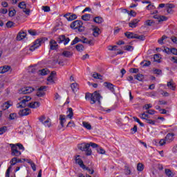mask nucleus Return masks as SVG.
<instances>
[{"label": "nucleus", "instance_id": "8", "mask_svg": "<svg viewBox=\"0 0 177 177\" xmlns=\"http://www.w3.org/2000/svg\"><path fill=\"white\" fill-rule=\"evenodd\" d=\"M18 7H19L20 9H23V12L26 14L27 16H30V9L27 8V4L25 1L20 2Z\"/></svg>", "mask_w": 177, "mask_h": 177}, {"label": "nucleus", "instance_id": "31", "mask_svg": "<svg viewBox=\"0 0 177 177\" xmlns=\"http://www.w3.org/2000/svg\"><path fill=\"white\" fill-rule=\"evenodd\" d=\"M67 16H68V15H65L64 17H66L67 20H68L69 21H73V20H75V19H77V15L73 14L71 16H69L68 17H67Z\"/></svg>", "mask_w": 177, "mask_h": 177}, {"label": "nucleus", "instance_id": "57", "mask_svg": "<svg viewBox=\"0 0 177 177\" xmlns=\"http://www.w3.org/2000/svg\"><path fill=\"white\" fill-rule=\"evenodd\" d=\"M145 113L150 114V115H153V114H156V111L154 109H149Z\"/></svg>", "mask_w": 177, "mask_h": 177}, {"label": "nucleus", "instance_id": "10", "mask_svg": "<svg viewBox=\"0 0 177 177\" xmlns=\"http://www.w3.org/2000/svg\"><path fill=\"white\" fill-rule=\"evenodd\" d=\"M34 91V88L32 87H24L22 88H21L19 91V93H20L21 95H27V93H31V92Z\"/></svg>", "mask_w": 177, "mask_h": 177}, {"label": "nucleus", "instance_id": "63", "mask_svg": "<svg viewBox=\"0 0 177 177\" xmlns=\"http://www.w3.org/2000/svg\"><path fill=\"white\" fill-rule=\"evenodd\" d=\"M165 143H167V140L165 138L162 139L159 141L160 146H164V145H165Z\"/></svg>", "mask_w": 177, "mask_h": 177}, {"label": "nucleus", "instance_id": "26", "mask_svg": "<svg viewBox=\"0 0 177 177\" xmlns=\"http://www.w3.org/2000/svg\"><path fill=\"white\" fill-rule=\"evenodd\" d=\"M94 23H97V24H102L103 21H104V19L102 17H95L93 19Z\"/></svg>", "mask_w": 177, "mask_h": 177}, {"label": "nucleus", "instance_id": "27", "mask_svg": "<svg viewBox=\"0 0 177 177\" xmlns=\"http://www.w3.org/2000/svg\"><path fill=\"white\" fill-rule=\"evenodd\" d=\"M10 106H12V104L10 103V102H9V101L6 102L2 105V109L8 110V109H9V107H10Z\"/></svg>", "mask_w": 177, "mask_h": 177}, {"label": "nucleus", "instance_id": "9", "mask_svg": "<svg viewBox=\"0 0 177 177\" xmlns=\"http://www.w3.org/2000/svg\"><path fill=\"white\" fill-rule=\"evenodd\" d=\"M88 39L86 37H82V39L78 38L76 37L73 41L71 42V45L73 46V45H75L78 44V42H82L83 44H86L88 42Z\"/></svg>", "mask_w": 177, "mask_h": 177}, {"label": "nucleus", "instance_id": "3", "mask_svg": "<svg viewBox=\"0 0 177 177\" xmlns=\"http://www.w3.org/2000/svg\"><path fill=\"white\" fill-rule=\"evenodd\" d=\"M19 100L20 102L17 104V109L27 107V103L31 100V97L25 95L19 97Z\"/></svg>", "mask_w": 177, "mask_h": 177}, {"label": "nucleus", "instance_id": "21", "mask_svg": "<svg viewBox=\"0 0 177 177\" xmlns=\"http://www.w3.org/2000/svg\"><path fill=\"white\" fill-rule=\"evenodd\" d=\"M27 36V33L26 32H20L17 36V41H21V39H24Z\"/></svg>", "mask_w": 177, "mask_h": 177}, {"label": "nucleus", "instance_id": "49", "mask_svg": "<svg viewBox=\"0 0 177 177\" xmlns=\"http://www.w3.org/2000/svg\"><path fill=\"white\" fill-rule=\"evenodd\" d=\"M92 96H93V93H86L85 99L90 100V102H92Z\"/></svg>", "mask_w": 177, "mask_h": 177}, {"label": "nucleus", "instance_id": "41", "mask_svg": "<svg viewBox=\"0 0 177 177\" xmlns=\"http://www.w3.org/2000/svg\"><path fill=\"white\" fill-rule=\"evenodd\" d=\"M93 77L95 79V80H102V75L97 73H94L93 74Z\"/></svg>", "mask_w": 177, "mask_h": 177}, {"label": "nucleus", "instance_id": "32", "mask_svg": "<svg viewBox=\"0 0 177 177\" xmlns=\"http://www.w3.org/2000/svg\"><path fill=\"white\" fill-rule=\"evenodd\" d=\"M71 88L73 92H77V91H78V84L72 83L71 84Z\"/></svg>", "mask_w": 177, "mask_h": 177}, {"label": "nucleus", "instance_id": "50", "mask_svg": "<svg viewBox=\"0 0 177 177\" xmlns=\"http://www.w3.org/2000/svg\"><path fill=\"white\" fill-rule=\"evenodd\" d=\"M62 56H64L65 57H70V56H71V52H70V51H64L62 53Z\"/></svg>", "mask_w": 177, "mask_h": 177}, {"label": "nucleus", "instance_id": "54", "mask_svg": "<svg viewBox=\"0 0 177 177\" xmlns=\"http://www.w3.org/2000/svg\"><path fill=\"white\" fill-rule=\"evenodd\" d=\"M124 50H127L129 52H132V50H133V46H126L124 47Z\"/></svg>", "mask_w": 177, "mask_h": 177}, {"label": "nucleus", "instance_id": "33", "mask_svg": "<svg viewBox=\"0 0 177 177\" xmlns=\"http://www.w3.org/2000/svg\"><path fill=\"white\" fill-rule=\"evenodd\" d=\"M165 174H166L168 177H174V173L169 169H165Z\"/></svg>", "mask_w": 177, "mask_h": 177}, {"label": "nucleus", "instance_id": "46", "mask_svg": "<svg viewBox=\"0 0 177 177\" xmlns=\"http://www.w3.org/2000/svg\"><path fill=\"white\" fill-rule=\"evenodd\" d=\"M140 118H141L142 120H147V118H149V115L146 114V112L142 113L141 115H140Z\"/></svg>", "mask_w": 177, "mask_h": 177}, {"label": "nucleus", "instance_id": "43", "mask_svg": "<svg viewBox=\"0 0 177 177\" xmlns=\"http://www.w3.org/2000/svg\"><path fill=\"white\" fill-rule=\"evenodd\" d=\"M8 131V127L6 126H4L3 127L0 128V135H3Z\"/></svg>", "mask_w": 177, "mask_h": 177}, {"label": "nucleus", "instance_id": "15", "mask_svg": "<svg viewBox=\"0 0 177 177\" xmlns=\"http://www.w3.org/2000/svg\"><path fill=\"white\" fill-rule=\"evenodd\" d=\"M139 21H140V19H134L129 23V26L131 28H136V27H138Z\"/></svg>", "mask_w": 177, "mask_h": 177}, {"label": "nucleus", "instance_id": "12", "mask_svg": "<svg viewBox=\"0 0 177 177\" xmlns=\"http://www.w3.org/2000/svg\"><path fill=\"white\" fill-rule=\"evenodd\" d=\"M80 157L81 156L80 155L75 156V162L76 164H78V165H80V168H82V169H85V168H86V166L84 165V161H82V159H81Z\"/></svg>", "mask_w": 177, "mask_h": 177}, {"label": "nucleus", "instance_id": "2", "mask_svg": "<svg viewBox=\"0 0 177 177\" xmlns=\"http://www.w3.org/2000/svg\"><path fill=\"white\" fill-rule=\"evenodd\" d=\"M82 25V21L76 20L71 24V28L77 30L79 32H83V31H85V28Z\"/></svg>", "mask_w": 177, "mask_h": 177}, {"label": "nucleus", "instance_id": "34", "mask_svg": "<svg viewBox=\"0 0 177 177\" xmlns=\"http://www.w3.org/2000/svg\"><path fill=\"white\" fill-rule=\"evenodd\" d=\"M39 72L41 75H48V74H49V70H48V68L39 70Z\"/></svg>", "mask_w": 177, "mask_h": 177}, {"label": "nucleus", "instance_id": "29", "mask_svg": "<svg viewBox=\"0 0 177 177\" xmlns=\"http://www.w3.org/2000/svg\"><path fill=\"white\" fill-rule=\"evenodd\" d=\"M67 113L68 115H66V117L68 118H70V120H72L73 115H74V113L73 112V108H68Z\"/></svg>", "mask_w": 177, "mask_h": 177}, {"label": "nucleus", "instance_id": "22", "mask_svg": "<svg viewBox=\"0 0 177 177\" xmlns=\"http://www.w3.org/2000/svg\"><path fill=\"white\" fill-rule=\"evenodd\" d=\"M174 8H175V6L174 4H166V8L167 13L172 14L174 13Z\"/></svg>", "mask_w": 177, "mask_h": 177}, {"label": "nucleus", "instance_id": "14", "mask_svg": "<svg viewBox=\"0 0 177 177\" xmlns=\"http://www.w3.org/2000/svg\"><path fill=\"white\" fill-rule=\"evenodd\" d=\"M30 114H31V110L28 108L21 109L19 111V115L21 117H24L26 115H30Z\"/></svg>", "mask_w": 177, "mask_h": 177}, {"label": "nucleus", "instance_id": "51", "mask_svg": "<svg viewBox=\"0 0 177 177\" xmlns=\"http://www.w3.org/2000/svg\"><path fill=\"white\" fill-rule=\"evenodd\" d=\"M15 145L17 146V149L19 150H22V151H24L25 150V148L23 146V145L20 144V143H17V144H15Z\"/></svg>", "mask_w": 177, "mask_h": 177}, {"label": "nucleus", "instance_id": "23", "mask_svg": "<svg viewBox=\"0 0 177 177\" xmlns=\"http://www.w3.org/2000/svg\"><path fill=\"white\" fill-rule=\"evenodd\" d=\"M167 86H168V88H169V89H171V91H175V89H176L175 83L174 82V80H171L169 82H167Z\"/></svg>", "mask_w": 177, "mask_h": 177}, {"label": "nucleus", "instance_id": "37", "mask_svg": "<svg viewBox=\"0 0 177 177\" xmlns=\"http://www.w3.org/2000/svg\"><path fill=\"white\" fill-rule=\"evenodd\" d=\"M10 164L11 168H12V167H13V165H16V164H17V158H16V157L12 158L11 159V160L10 161Z\"/></svg>", "mask_w": 177, "mask_h": 177}, {"label": "nucleus", "instance_id": "59", "mask_svg": "<svg viewBox=\"0 0 177 177\" xmlns=\"http://www.w3.org/2000/svg\"><path fill=\"white\" fill-rule=\"evenodd\" d=\"M10 120H15V118H17V114L16 113H10L9 115Z\"/></svg>", "mask_w": 177, "mask_h": 177}, {"label": "nucleus", "instance_id": "47", "mask_svg": "<svg viewBox=\"0 0 177 177\" xmlns=\"http://www.w3.org/2000/svg\"><path fill=\"white\" fill-rule=\"evenodd\" d=\"M68 128H75V123H74V121L71 120L70 122H68L67 126Z\"/></svg>", "mask_w": 177, "mask_h": 177}, {"label": "nucleus", "instance_id": "45", "mask_svg": "<svg viewBox=\"0 0 177 177\" xmlns=\"http://www.w3.org/2000/svg\"><path fill=\"white\" fill-rule=\"evenodd\" d=\"M76 49L78 52H82L84 50V46L82 44L76 45Z\"/></svg>", "mask_w": 177, "mask_h": 177}, {"label": "nucleus", "instance_id": "5", "mask_svg": "<svg viewBox=\"0 0 177 177\" xmlns=\"http://www.w3.org/2000/svg\"><path fill=\"white\" fill-rule=\"evenodd\" d=\"M102 98V95L97 91H95L93 93L91 101H90L91 104H95L96 102H97L98 104H101L102 102H100V100Z\"/></svg>", "mask_w": 177, "mask_h": 177}, {"label": "nucleus", "instance_id": "35", "mask_svg": "<svg viewBox=\"0 0 177 177\" xmlns=\"http://www.w3.org/2000/svg\"><path fill=\"white\" fill-rule=\"evenodd\" d=\"M82 124L83 127L86 128V129H88V131H91V129H92V126L88 122H83Z\"/></svg>", "mask_w": 177, "mask_h": 177}, {"label": "nucleus", "instance_id": "52", "mask_svg": "<svg viewBox=\"0 0 177 177\" xmlns=\"http://www.w3.org/2000/svg\"><path fill=\"white\" fill-rule=\"evenodd\" d=\"M45 95V91H41L39 90H37V96L39 97H42V96Z\"/></svg>", "mask_w": 177, "mask_h": 177}, {"label": "nucleus", "instance_id": "62", "mask_svg": "<svg viewBox=\"0 0 177 177\" xmlns=\"http://www.w3.org/2000/svg\"><path fill=\"white\" fill-rule=\"evenodd\" d=\"M153 24H154V21L153 20H147L145 21L146 26H152Z\"/></svg>", "mask_w": 177, "mask_h": 177}, {"label": "nucleus", "instance_id": "13", "mask_svg": "<svg viewBox=\"0 0 177 177\" xmlns=\"http://www.w3.org/2000/svg\"><path fill=\"white\" fill-rule=\"evenodd\" d=\"M64 42V45H67L70 42V38L66 37L64 35H61L58 38V44H62Z\"/></svg>", "mask_w": 177, "mask_h": 177}, {"label": "nucleus", "instance_id": "24", "mask_svg": "<svg viewBox=\"0 0 177 177\" xmlns=\"http://www.w3.org/2000/svg\"><path fill=\"white\" fill-rule=\"evenodd\" d=\"M124 35L127 38H129V39H135L136 34L131 32H126Z\"/></svg>", "mask_w": 177, "mask_h": 177}, {"label": "nucleus", "instance_id": "56", "mask_svg": "<svg viewBox=\"0 0 177 177\" xmlns=\"http://www.w3.org/2000/svg\"><path fill=\"white\" fill-rule=\"evenodd\" d=\"M151 107H153L151 104H147L142 107V109L144 110H149V109H151Z\"/></svg>", "mask_w": 177, "mask_h": 177}, {"label": "nucleus", "instance_id": "16", "mask_svg": "<svg viewBox=\"0 0 177 177\" xmlns=\"http://www.w3.org/2000/svg\"><path fill=\"white\" fill-rule=\"evenodd\" d=\"M55 75H56V73L53 72L50 73V75L47 78L48 85H50V84L55 83Z\"/></svg>", "mask_w": 177, "mask_h": 177}, {"label": "nucleus", "instance_id": "20", "mask_svg": "<svg viewBox=\"0 0 177 177\" xmlns=\"http://www.w3.org/2000/svg\"><path fill=\"white\" fill-rule=\"evenodd\" d=\"M10 70V66H3L0 67V74H5V73H8Z\"/></svg>", "mask_w": 177, "mask_h": 177}, {"label": "nucleus", "instance_id": "36", "mask_svg": "<svg viewBox=\"0 0 177 177\" xmlns=\"http://www.w3.org/2000/svg\"><path fill=\"white\" fill-rule=\"evenodd\" d=\"M93 35H94L95 37H97L99 35V32L100 31V29L98 27H95L93 29Z\"/></svg>", "mask_w": 177, "mask_h": 177}, {"label": "nucleus", "instance_id": "18", "mask_svg": "<svg viewBox=\"0 0 177 177\" xmlns=\"http://www.w3.org/2000/svg\"><path fill=\"white\" fill-rule=\"evenodd\" d=\"M104 84V86H106V88L109 89V91L112 92V93H114V92H115V90L114 89V84L108 82H105Z\"/></svg>", "mask_w": 177, "mask_h": 177}, {"label": "nucleus", "instance_id": "55", "mask_svg": "<svg viewBox=\"0 0 177 177\" xmlns=\"http://www.w3.org/2000/svg\"><path fill=\"white\" fill-rule=\"evenodd\" d=\"M135 39H140V41H145V36L144 35H138L136 34Z\"/></svg>", "mask_w": 177, "mask_h": 177}, {"label": "nucleus", "instance_id": "25", "mask_svg": "<svg viewBox=\"0 0 177 177\" xmlns=\"http://www.w3.org/2000/svg\"><path fill=\"white\" fill-rule=\"evenodd\" d=\"M153 19H158L159 23L161 21H167L168 20V17L165 16L158 17V15L153 16Z\"/></svg>", "mask_w": 177, "mask_h": 177}, {"label": "nucleus", "instance_id": "42", "mask_svg": "<svg viewBox=\"0 0 177 177\" xmlns=\"http://www.w3.org/2000/svg\"><path fill=\"white\" fill-rule=\"evenodd\" d=\"M97 152L99 154H106V151L102 147H97Z\"/></svg>", "mask_w": 177, "mask_h": 177}, {"label": "nucleus", "instance_id": "6", "mask_svg": "<svg viewBox=\"0 0 177 177\" xmlns=\"http://www.w3.org/2000/svg\"><path fill=\"white\" fill-rule=\"evenodd\" d=\"M10 147L11 148V156L14 157H20L21 156V151H19V148L15 144H10Z\"/></svg>", "mask_w": 177, "mask_h": 177}, {"label": "nucleus", "instance_id": "1", "mask_svg": "<svg viewBox=\"0 0 177 177\" xmlns=\"http://www.w3.org/2000/svg\"><path fill=\"white\" fill-rule=\"evenodd\" d=\"M46 41H48V38H46V37H43V38L37 39L34 42L33 45H32L29 48V50L30 52H34V50H35V49H38V48H39L40 46L42 45V44H45Z\"/></svg>", "mask_w": 177, "mask_h": 177}, {"label": "nucleus", "instance_id": "48", "mask_svg": "<svg viewBox=\"0 0 177 177\" xmlns=\"http://www.w3.org/2000/svg\"><path fill=\"white\" fill-rule=\"evenodd\" d=\"M133 119L134 120V121L136 122H138L140 127H145V124L143 123H142V122H140V120H139V118L134 116V117H133Z\"/></svg>", "mask_w": 177, "mask_h": 177}, {"label": "nucleus", "instance_id": "58", "mask_svg": "<svg viewBox=\"0 0 177 177\" xmlns=\"http://www.w3.org/2000/svg\"><path fill=\"white\" fill-rule=\"evenodd\" d=\"M10 169H12V166H10L6 172V177H10Z\"/></svg>", "mask_w": 177, "mask_h": 177}, {"label": "nucleus", "instance_id": "30", "mask_svg": "<svg viewBox=\"0 0 177 177\" xmlns=\"http://www.w3.org/2000/svg\"><path fill=\"white\" fill-rule=\"evenodd\" d=\"M123 12L124 13H127L128 15H129V16H133V17H135V16H136V12L133 10H131L129 12L128 10L124 9Z\"/></svg>", "mask_w": 177, "mask_h": 177}, {"label": "nucleus", "instance_id": "53", "mask_svg": "<svg viewBox=\"0 0 177 177\" xmlns=\"http://www.w3.org/2000/svg\"><path fill=\"white\" fill-rule=\"evenodd\" d=\"M15 15H16V10L14 9V10H9L8 16H10V17H13Z\"/></svg>", "mask_w": 177, "mask_h": 177}, {"label": "nucleus", "instance_id": "64", "mask_svg": "<svg viewBox=\"0 0 177 177\" xmlns=\"http://www.w3.org/2000/svg\"><path fill=\"white\" fill-rule=\"evenodd\" d=\"M171 53L177 56V49L176 48H171Z\"/></svg>", "mask_w": 177, "mask_h": 177}, {"label": "nucleus", "instance_id": "7", "mask_svg": "<svg viewBox=\"0 0 177 177\" xmlns=\"http://www.w3.org/2000/svg\"><path fill=\"white\" fill-rule=\"evenodd\" d=\"M39 120L44 127H47V128H50L52 125V122H50V118L45 117V115H41L39 118Z\"/></svg>", "mask_w": 177, "mask_h": 177}, {"label": "nucleus", "instance_id": "38", "mask_svg": "<svg viewBox=\"0 0 177 177\" xmlns=\"http://www.w3.org/2000/svg\"><path fill=\"white\" fill-rule=\"evenodd\" d=\"M135 78L138 81H143L145 76L142 74L139 73V74L135 75Z\"/></svg>", "mask_w": 177, "mask_h": 177}, {"label": "nucleus", "instance_id": "28", "mask_svg": "<svg viewBox=\"0 0 177 177\" xmlns=\"http://www.w3.org/2000/svg\"><path fill=\"white\" fill-rule=\"evenodd\" d=\"M59 120H60V124L62 125V127L63 128L64 127V122H66V115H60Z\"/></svg>", "mask_w": 177, "mask_h": 177}, {"label": "nucleus", "instance_id": "4", "mask_svg": "<svg viewBox=\"0 0 177 177\" xmlns=\"http://www.w3.org/2000/svg\"><path fill=\"white\" fill-rule=\"evenodd\" d=\"M79 150L82 151H85L86 156H92V149L89 148V143H82L78 145Z\"/></svg>", "mask_w": 177, "mask_h": 177}, {"label": "nucleus", "instance_id": "44", "mask_svg": "<svg viewBox=\"0 0 177 177\" xmlns=\"http://www.w3.org/2000/svg\"><path fill=\"white\" fill-rule=\"evenodd\" d=\"M145 122H147V124H149L150 125H156V121L149 118L145 119Z\"/></svg>", "mask_w": 177, "mask_h": 177}, {"label": "nucleus", "instance_id": "40", "mask_svg": "<svg viewBox=\"0 0 177 177\" xmlns=\"http://www.w3.org/2000/svg\"><path fill=\"white\" fill-rule=\"evenodd\" d=\"M82 20H84V21H89V19H91V15H89V14H86V15H83V16L82 17Z\"/></svg>", "mask_w": 177, "mask_h": 177}, {"label": "nucleus", "instance_id": "39", "mask_svg": "<svg viewBox=\"0 0 177 177\" xmlns=\"http://www.w3.org/2000/svg\"><path fill=\"white\" fill-rule=\"evenodd\" d=\"M143 169H145V165H143V164L142 163H138L137 165V170L139 171L140 172H142Z\"/></svg>", "mask_w": 177, "mask_h": 177}, {"label": "nucleus", "instance_id": "11", "mask_svg": "<svg viewBox=\"0 0 177 177\" xmlns=\"http://www.w3.org/2000/svg\"><path fill=\"white\" fill-rule=\"evenodd\" d=\"M49 46H50V50H56V49H58L59 48L57 41L53 39L50 40Z\"/></svg>", "mask_w": 177, "mask_h": 177}, {"label": "nucleus", "instance_id": "17", "mask_svg": "<svg viewBox=\"0 0 177 177\" xmlns=\"http://www.w3.org/2000/svg\"><path fill=\"white\" fill-rule=\"evenodd\" d=\"M174 136L175 134L174 133H167L165 138L166 139L167 143H171V142H173Z\"/></svg>", "mask_w": 177, "mask_h": 177}, {"label": "nucleus", "instance_id": "19", "mask_svg": "<svg viewBox=\"0 0 177 177\" xmlns=\"http://www.w3.org/2000/svg\"><path fill=\"white\" fill-rule=\"evenodd\" d=\"M39 106H41V103H39V102H30L28 104V107H30V109H38Z\"/></svg>", "mask_w": 177, "mask_h": 177}, {"label": "nucleus", "instance_id": "61", "mask_svg": "<svg viewBox=\"0 0 177 177\" xmlns=\"http://www.w3.org/2000/svg\"><path fill=\"white\" fill-rule=\"evenodd\" d=\"M42 10H44V12H50V6H42Z\"/></svg>", "mask_w": 177, "mask_h": 177}, {"label": "nucleus", "instance_id": "60", "mask_svg": "<svg viewBox=\"0 0 177 177\" xmlns=\"http://www.w3.org/2000/svg\"><path fill=\"white\" fill-rule=\"evenodd\" d=\"M153 60L154 62H160V55L156 54L153 55Z\"/></svg>", "mask_w": 177, "mask_h": 177}]
</instances>
